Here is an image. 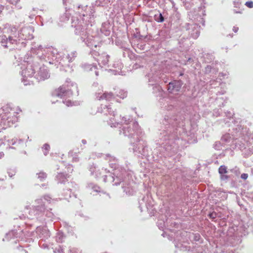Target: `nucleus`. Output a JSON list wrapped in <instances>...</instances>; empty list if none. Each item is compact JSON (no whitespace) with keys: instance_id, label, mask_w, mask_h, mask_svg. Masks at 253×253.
Instances as JSON below:
<instances>
[{"instance_id":"052dcab7","label":"nucleus","mask_w":253,"mask_h":253,"mask_svg":"<svg viewBox=\"0 0 253 253\" xmlns=\"http://www.w3.org/2000/svg\"><path fill=\"white\" fill-rule=\"evenodd\" d=\"M57 25H59V26H62L63 25V24L62 23H58L57 24Z\"/></svg>"},{"instance_id":"de8ad7c7","label":"nucleus","mask_w":253,"mask_h":253,"mask_svg":"<svg viewBox=\"0 0 253 253\" xmlns=\"http://www.w3.org/2000/svg\"><path fill=\"white\" fill-rule=\"evenodd\" d=\"M220 178L222 180H225L228 178V176L226 175L222 174H220Z\"/></svg>"},{"instance_id":"69168bd1","label":"nucleus","mask_w":253,"mask_h":253,"mask_svg":"<svg viewBox=\"0 0 253 253\" xmlns=\"http://www.w3.org/2000/svg\"><path fill=\"white\" fill-rule=\"evenodd\" d=\"M159 16H162V14L160 13V15Z\"/></svg>"},{"instance_id":"774afa93","label":"nucleus","mask_w":253,"mask_h":253,"mask_svg":"<svg viewBox=\"0 0 253 253\" xmlns=\"http://www.w3.org/2000/svg\"><path fill=\"white\" fill-rule=\"evenodd\" d=\"M193 18H194V19H195V17L193 16Z\"/></svg>"},{"instance_id":"6e6552de","label":"nucleus","mask_w":253,"mask_h":253,"mask_svg":"<svg viewBox=\"0 0 253 253\" xmlns=\"http://www.w3.org/2000/svg\"><path fill=\"white\" fill-rule=\"evenodd\" d=\"M130 143L133 146L132 149L135 155L140 156V155L145 156L146 154L145 144L140 137H138V139L131 140Z\"/></svg>"},{"instance_id":"f03ea898","label":"nucleus","mask_w":253,"mask_h":253,"mask_svg":"<svg viewBox=\"0 0 253 253\" xmlns=\"http://www.w3.org/2000/svg\"><path fill=\"white\" fill-rule=\"evenodd\" d=\"M98 111L104 115H109V120L107 121L108 124L111 127H117L121 123L122 127H120V133L123 134L125 136L127 137L131 140L138 139V137L141 135L142 132L139 128L137 122L130 121L129 119L123 117L122 121L117 122L114 119L115 117V111L112 108L110 105H103L98 109Z\"/></svg>"},{"instance_id":"4be33fe9","label":"nucleus","mask_w":253,"mask_h":253,"mask_svg":"<svg viewBox=\"0 0 253 253\" xmlns=\"http://www.w3.org/2000/svg\"><path fill=\"white\" fill-rule=\"evenodd\" d=\"M82 67L85 71H93L96 76L98 75V71L97 70V69L96 66L92 64H84L82 65Z\"/></svg>"},{"instance_id":"58836bf2","label":"nucleus","mask_w":253,"mask_h":253,"mask_svg":"<svg viewBox=\"0 0 253 253\" xmlns=\"http://www.w3.org/2000/svg\"><path fill=\"white\" fill-rule=\"evenodd\" d=\"M245 5L248 7L252 8H253V1H248L245 3Z\"/></svg>"},{"instance_id":"7c9ffc66","label":"nucleus","mask_w":253,"mask_h":253,"mask_svg":"<svg viewBox=\"0 0 253 253\" xmlns=\"http://www.w3.org/2000/svg\"><path fill=\"white\" fill-rule=\"evenodd\" d=\"M116 95L118 97L123 99L127 96V92L124 90L120 89Z\"/></svg>"},{"instance_id":"412c9836","label":"nucleus","mask_w":253,"mask_h":253,"mask_svg":"<svg viewBox=\"0 0 253 253\" xmlns=\"http://www.w3.org/2000/svg\"><path fill=\"white\" fill-rule=\"evenodd\" d=\"M111 25L109 22L102 23L100 29V32L105 36H108L111 33Z\"/></svg>"},{"instance_id":"f8f14e48","label":"nucleus","mask_w":253,"mask_h":253,"mask_svg":"<svg viewBox=\"0 0 253 253\" xmlns=\"http://www.w3.org/2000/svg\"><path fill=\"white\" fill-rule=\"evenodd\" d=\"M197 18L199 19V20L197 19L199 23H195L194 24H188V25L191 26V27L189 28V30L191 29V31L190 32L191 36L195 39H197L200 35V23L204 26L205 22V20L202 17H197Z\"/></svg>"},{"instance_id":"864d4df0","label":"nucleus","mask_w":253,"mask_h":253,"mask_svg":"<svg viewBox=\"0 0 253 253\" xmlns=\"http://www.w3.org/2000/svg\"><path fill=\"white\" fill-rule=\"evenodd\" d=\"M18 0H9V2L12 4H16Z\"/></svg>"},{"instance_id":"a19ab883","label":"nucleus","mask_w":253,"mask_h":253,"mask_svg":"<svg viewBox=\"0 0 253 253\" xmlns=\"http://www.w3.org/2000/svg\"><path fill=\"white\" fill-rule=\"evenodd\" d=\"M17 139L13 138L11 140H8V144L9 145L11 144L12 145L15 144L16 143Z\"/></svg>"},{"instance_id":"393cba45","label":"nucleus","mask_w":253,"mask_h":253,"mask_svg":"<svg viewBox=\"0 0 253 253\" xmlns=\"http://www.w3.org/2000/svg\"><path fill=\"white\" fill-rule=\"evenodd\" d=\"M149 198L148 196L147 197H144L139 202V208L140 209V210L141 211H142V208L144 206L147 208V209H149L150 208V205L148 203H146V201L148 200V199Z\"/></svg>"},{"instance_id":"39448f33","label":"nucleus","mask_w":253,"mask_h":253,"mask_svg":"<svg viewBox=\"0 0 253 253\" xmlns=\"http://www.w3.org/2000/svg\"><path fill=\"white\" fill-rule=\"evenodd\" d=\"M31 52L35 54L37 56L33 57V58L36 59V61L39 59L41 61H43L46 58L47 54H50L52 55L53 58L56 54L58 53L57 49L52 47H43L42 45H36L34 43L32 45V47L31 49Z\"/></svg>"},{"instance_id":"7ed1b4c3","label":"nucleus","mask_w":253,"mask_h":253,"mask_svg":"<svg viewBox=\"0 0 253 253\" xmlns=\"http://www.w3.org/2000/svg\"><path fill=\"white\" fill-rule=\"evenodd\" d=\"M105 159L109 160L110 166L114 169L113 175L111 174L103 175V181L104 182H114V185H119L123 182L122 188L124 189V192L128 195L133 194V191L129 186H126L128 185L126 180V176H128L127 172L126 170L122 168H117L118 160L114 157L111 156L109 154L105 155Z\"/></svg>"},{"instance_id":"f257e3e1","label":"nucleus","mask_w":253,"mask_h":253,"mask_svg":"<svg viewBox=\"0 0 253 253\" xmlns=\"http://www.w3.org/2000/svg\"><path fill=\"white\" fill-rule=\"evenodd\" d=\"M72 17V26L75 28V34L80 36L81 40L92 49L91 55L98 62L100 67L106 65L109 56L105 52L100 53L93 49L100 46L101 40L96 26L91 23V17H85V19L84 17Z\"/></svg>"},{"instance_id":"5701e85b","label":"nucleus","mask_w":253,"mask_h":253,"mask_svg":"<svg viewBox=\"0 0 253 253\" xmlns=\"http://www.w3.org/2000/svg\"><path fill=\"white\" fill-rule=\"evenodd\" d=\"M54 57L52 58V55L50 54H47L46 58L43 61L48 63L50 64H55V66L57 65L56 64V59H57V56L59 55V53L58 52L57 54L54 55Z\"/></svg>"},{"instance_id":"49530a36","label":"nucleus","mask_w":253,"mask_h":253,"mask_svg":"<svg viewBox=\"0 0 253 253\" xmlns=\"http://www.w3.org/2000/svg\"><path fill=\"white\" fill-rule=\"evenodd\" d=\"M67 169L68 172L71 173L73 170V167L70 165H68Z\"/></svg>"},{"instance_id":"13d9d810","label":"nucleus","mask_w":253,"mask_h":253,"mask_svg":"<svg viewBox=\"0 0 253 253\" xmlns=\"http://www.w3.org/2000/svg\"><path fill=\"white\" fill-rule=\"evenodd\" d=\"M21 142H23V140H22V139H19V140H18V143H21Z\"/></svg>"},{"instance_id":"bf43d9fd","label":"nucleus","mask_w":253,"mask_h":253,"mask_svg":"<svg viewBox=\"0 0 253 253\" xmlns=\"http://www.w3.org/2000/svg\"><path fill=\"white\" fill-rule=\"evenodd\" d=\"M71 83V81H70L69 79V80H67L66 81V83L69 84V83Z\"/></svg>"},{"instance_id":"4d7b16f0","label":"nucleus","mask_w":253,"mask_h":253,"mask_svg":"<svg viewBox=\"0 0 253 253\" xmlns=\"http://www.w3.org/2000/svg\"><path fill=\"white\" fill-rule=\"evenodd\" d=\"M82 143L84 144H86V141L84 139L82 140Z\"/></svg>"},{"instance_id":"6e6d98bb","label":"nucleus","mask_w":253,"mask_h":253,"mask_svg":"<svg viewBox=\"0 0 253 253\" xmlns=\"http://www.w3.org/2000/svg\"><path fill=\"white\" fill-rule=\"evenodd\" d=\"M102 171H104L105 172V173H109V171H107L106 169H102Z\"/></svg>"},{"instance_id":"aec40b11","label":"nucleus","mask_w":253,"mask_h":253,"mask_svg":"<svg viewBox=\"0 0 253 253\" xmlns=\"http://www.w3.org/2000/svg\"><path fill=\"white\" fill-rule=\"evenodd\" d=\"M76 186L77 185L73 182L67 183V189H66V191H65V190H64V193L63 194L65 199H67L68 197H71L72 190L76 189Z\"/></svg>"},{"instance_id":"79ce46f5","label":"nucleus","mask_w":253,"mask_h":253,"mask_svg":"<svg viewBox=\"0 0 253 253\" xmlns=\"http://www.w3.org/2000/svg\"><path fill=\"white\" fill-rule=\"evenodd\" d=\"M155 20L158 22H162L164 21V17H154Z\"/></svg>"},{"instance_id":"473e14b6","label":"nucleus","mask_w":253,"mask_h":253,"mask_svg":"<svg viewBox=\"0 0 253 253\" xmlns=\"http://www.w3.org/2000/svg\"><path fill=\"white\" fill-rule=\"evenodd\" d=\"M218 172L220 174L227 173L226 167L224 165L221 166L218 169Z\"/></svg>"},{"instance_id":"b1692460","label":"nucleus","mask_w":253,"mask_h":253,"mask_svg":"<svg viewBox=\"0 0 253 253\" xmlns=\"http://www.w3.org/2000/svg\"><path fill=\"white\" fill-rule=\"evenodd\" d=\"M68 174H65L63 173H58L56 175V180L58 183H65L66 181L67 177H68Z\"/></svg>"},{"instance_id":"a18cd8bd","label":"nucleus","mask_w":253,"mask_h":253,"mask_svg":"<svg viewBox=\"0 0 253 253\" xmlns=\"http://www.w3.org/2000/svg\"><path fill=\"white\" fill-rule=\"evenodd\" d=\"M248 177V174L247 173H243L241 175V178L244 180H246Z\"/></svg>"},{"instance_id":"c756f323","label":"nucleus","mask_w":253,"mask_h":253,"mask_svg":"<svg viewBox=\"0 0 253 253\" xmlns=\"http://www.w3.org/2000/svg\"><path fill=\"white\" fill-rule=\"evenodd\" d=\"M175 246L176 248H179L180 250L183 251L190 250V247H188L186 245H183L182 244L179 245V244H177L175 245Z\"/></svg>"},{"instance_id":"e433bc0d","label":"nucleus","mask_w":253,"mask_h":253,"mask_svg":"<svg viewBox=\"0 0 253 253\" xmlns=\"http://www.w3.org/2000/svg\"><path fill=\"white\" fill-rule=\"evenodd\" d=\"M48 18L49 20H51V21H50L51 23H52L53 22V20L52 19L51 17H42V20H41V22H42V25H43L44 24L46 23V18Z\"/></svg>"},{"instance_id":"1a4fd4ad","label":"nucleus","mask_w":253,"mask_h":253,"mask_svg":"<svg viewBox=\"0 0 253 253\" xmlns=\"http://www.w3.org/2000/svg\"><path fill=\"white\" fill-rule=\"evenodd\" d=\"M45 210L44 203L42 199H38L35 200L33 208L29 211L30 216L29 218H33V216L37 217L38 214L42 213Z\"/></svg>"},{"instance_id":"bb28decb","label":"nucleus","mask_w":253,"mask_h":253,"mask_svg":"<svg viewBox=\"0 0 253 253\" xmlns=\"http://www.w3.org/2000/svg\"><path fill=\"white\" fill-rule=\"evenodd\" d=\"M87 188L96 192H100V188L93 183H89L87 184Z\"/></svg>"},{"instance_id":"6ab92c4d","label":"nucleus","mask_w":253,"mask_h":253,"mask_svg":"<svg viewBox=\"0 0 253 253\" xmlns=\"http://www.w3.org/2000/svg\"><path fill=\"white\" fill-rule=\"evenodd\" d=\"M36 233L39 238L45 240L50 237V233L45 227H38L36 229Z\"/></svg>"},{"instance_id":"338daca9","label":"nucleus","mask_w":253,"mask_h":253,"mask_svg":"<svg viewBox=\"0 0 253 253\" xmlns=\"http://www.w3.org/2000/svg\"><path fill=\"white\" fill-rule=\"evenodd\" d=\"M193 18H194V19H195V17L193 16Z\"/></svg>"},{"instance_id":"37998d69","label":"nucleus","mask_w":253,"mask_h":253,"mask_svg":"<svg viewBox=\"0 0 253 253\" xmlns=\"http://www.w3.org/2000/svg\"><path fill=\"white\" fill-rule=\"evenodd\" d=\"M211 67L210 65H207V67L205 68V73H209L211 72Z\"/></svg>"},{"instance_id":"5fc2aeb1","label":"nucleus","mask_w":253,"mask_h":253,"mask_svg":"<svg viewBox=\"0 0 253 253\" xmlns=\"http://www.w3.org/2000/svg\"><path fill=\"white\" fill-rule=\"evenodd\" d=\"M238 30V27H234L233 28V31L236 33Z\"/></svg>"},{"instance_id":"e2e57ef3","label":"nucleus","mask_w":253,"mask_h":253,"mask_svg":"<svg viewBox=\"0 0 253 253\" xmlns=\"http://www.w3.org/2000/svg\"><path fill=\"white\" fill-rule=\"evenodd\" d=\"M51 102H52V103H55V101L54 100H51Z\"/></svg>"},{"instance_id":"f704fd0d","label":"nucleus","mask_w":253,"mask_h":253,"mask_svg":"<svg viewBox=\"0 0 253 253\" xmlns=\"http://www.w3.org/2000/svg\"><path fill=\"white\" fill-rule=\"evenodd\" d=\"M191 238L195 241H200L201 236L199 233L193 234Z\"/></svg>"},{"instance_id":"c85d7f7f","label":"nucleus","mask_w":253,"mask_h":253,"mask_svg":"<svg viewBox=\"0 0 253 253\" xmlns=\"http://www.w3.org/2000/svg\"><path fill=\"white\" fill-rule=\"evenodd\" d=\"M168 131H169V130H168L167 131H164L163 132V133H164L163 136L161 138V139L165 141V140H167V139L170 140L173 137V136L172 134L169 135L168 136H167V134H168Z\"/></svg>"},{"instance_id":"2f4dec72","label":"nucleus","mask_w":253,"mask_h":253,"mask_svg":"<svg viewBox=\"0 0 253 253\" xmlns=\"http://www.w3.org/2000/svg\"><path fill=\"white\" fill-rule=\"evenodd\" d=\"M38 175V178L41 181H42L45 179L46 177V174L45 173L43 172H40L39 173L37 174Z\"/></svg>"},{"instance_id":"f3484780","label":"nucleus","mask_w":253,"mask_h":253,"mask_svg":"<svg viewBox=\"0 0 253 253\" xmlns=\"http://www.w3.org/2000/svg\"><path fill=\"white\" fill-rule=\"evenodd\" d=\"M0 42L5 47L8 46V44H13L17 43V39L12 36H9L8 38L5 35L1 36H0Z\"/></svg>"},{"instance_id":"4c0bfd02","label":"nucleus","mask_w":253,"mask_h":253,"mask_svg":"<svg viewBox=\"0 0 253 253\" xmlns=\"http://www.w3.org/2000/svg\"><path fill=\"white\" fill-rule=\"evenodd\" d=\"M43 148L44 149L45 151L44 152V155H46L48 153V151L49 150V148H50V146L48 144H45L44 145H43Z\"/></svg>"},{"instance_id":"680f3d73","label":"nucleus","mask_w":253,"mask_h":253,"mask_svg":"<svg viewBox=\"0 0 253 253\" xmlns=\"http://www.w3.org/2000/svg\"><path fill=\"white\" fill-rule=\"evenodd\" d=\"M0 156H2L4 155V154L3 153H0Z\"/></svg>"},{"instance_id":"9b49d317","label":"nucleus","mask_w":253,"mask_h":253,"mask_svg":"<svg viewBox=\"0 0 253 253\" xmlns=\"http://www.w3.org/2000/svg\"><path fill=\"white\" fill-rule=\"evenodd\" d=\"M23 234L22 230L20 229L12 230L5 234L3 241H10L13 239H16L13 242L16 243L17 241H19L18 239H23Z\"/></svg>"},{"instance_id":"2eb2a0df","label":"nucleus","mask_w":253,"mask_h":253,"mask_svg":"<svg viewBox=\"0 0 253 253\" xmlns=\"http://www.w3.org/2000/svg\"><path fill=\"white\" fill-rule=\"evenodd\" d=\"M183 83L180 80H174L169 83L168 86V90L171 93H176L180 91Z\"/></svg>"},{"instance_id":"3c124183","label":"nucleus","mask_w":253,"mask_h":253,"mask_svg":"<svg viewBox=\"0 0 253 253\" xmlns=\"http://www.w3.org/2000/svg\"><path fill=\"white\" fill-rule=\"evenodd\" d=\"M209 216L211 218H214L216 217V213H211L209 214Z\"/></svg>"},{"instance_id":"ea45409f","label":"nucleus","mask_w":253,"mask_h":253,"mask_svg":"<svg viewBox=\"0 0 253 253\" xmlns=\"http://www.w3.org/2000/svg\"><path fill=\"white\" fill-rule=\"evenodd\" d=\"M62 102L64 104H66V106L68 107L73 105V103H72L70 100H68L67 101L63 100Z\"/></svg>"},{"instance_id":"a878e982","label":"nucleus","mask_w":253,"mask_h":253,"mask_svg":"<svg viewBox=\"0 0 253 253\" xmlns=\"http://www.w3.org/2000/svg\"><path fill=\"white\" fill-rule=\"evenodd\" d=\"M89 171L92 175H94L95 178L98 177L100 176V173H99L98 170H96L95 166L93 164L89 167Z\"/></svg>"},{"instance_id":"423d86ee","label":"nucleus","mask_w":253,"mask_h":253,"mask_svg":"<svg viewBox=\"0 0 253 253\" xmlns=\"http://www.w3.org/2000/svg\"><path fill=\"white\" fill-rule=\"evenodd\" d=\"M71 86L75 89H77L76 84L74 83H71L70 85L68 84L67 85L63 84L53 92L52 94V98L55 97L60 98L70 97L73 94V89L70 87Z\"/></svg>"},{"instance_id":"cd10ccee","label":"nucleus","mask_w":253,"mask_h":253,"mask_svg":"<svg viewBox=\"0 0 253 253\" xmlns=\"http://www.w3.org/2000/svg\"><path fill=\"white\" fill-rule=\"evenodd\" d=\"M203 58L204 61L207 63L211 62L214 59L213 56L212 54L209 53L205 54Z\"/></svg>"},{"instance_id":"603ef678","label":"nucleus","mask_w":253,"mask_h":253,"mask_svg":"<svg viewBox=\"0 0 253 253\" xmlns=\"http://www.w3.org/2000/svg\"><path fill=\"white\" fill-rule=\"evenodd\" d=\"M8 174L9 177H12L13 175H15V172L14 171L11 172L10 171L7 172Z\"/></svg>"},{"instance_id":"9d476101","label":"nucleus","mask_w":253,"mask_h":253,"mask_svg":"<svg viewBox=\"0 0 253 253\" xmlns=\"http://www.w3.org/2000/svg\"><path fill=\"white\" fill-rule=\"evenodd\" d=\"M34 29L32 27H25L18 32V37L14 36L15 39H18L19 41L22 40H30L33 38V33Z\"/></svg>"},{"instance_id":"0e129e2a","label":"nucleus","mask_w":253,"mask_h":253,"mask_svg":"<svg viewBox=\"0 0 253 253\" xmlns=\"http://www.w3.org/2000/svg\"><path fill=\"white\" fill-rule=\"evenodd\" d=\"M24 253H28V252H27V251H25V250H24Z\"/></svg>"},{"instance_id":"4468645a","label":"nucleus","mask_w":253,"mask_h":253,"mask_svg":"<svg viewBox=\"0 0 253 253\" xmlns=\"http://www.w3.org/2000/svg\"><path fill=\"white\" fill-rule=\"evenodd\" d=\"M39 70L37 71L35 74L34 78H35L38 82L44 81L48 79L50 75L47 69L44 66L39 67Z\"/></svg>"},{"instance_id":"0eeeda50","label":"nucleus","mask_w":253,"mask_h":253,"mask_svg":"<svg viewBox=\"0 0 253 253\" xmlns=\"http://www.w3.org/2000/svg\"><path fill=\"white\" fill-rule=\"evenodd\" d=\"M77 53L76 51L71 52L70 53L61 54L59 53V55L57 56L56 64L57 63L62 66H69V63L72 62L77 56Z\"/></svg>"},{"instance_id":"dca6fc26","label":"nucleus","mask_w":253,"mask_h":253,"mask_svg":"<svg viewBox=\"0 0 253 253\" xmlns=\"http://www.w3.org/2000/svg\"><path fill=\"white\" fill-rule=\"evenodd\" d=\"M164 125H171L172 126H180L181 122L177 119V117L174 116L169 117L166 116L163 122Z\"/></svg>"},{"instance_id":"09e8293b","label":"nucleus","mask_w":253,"mask_h":253,"mask_svg":"<svg viewBox=\"0 0 253 253\" xmlns=\"http://www.w3.org/2000/svg\"><path fill=\"white\" fill-rule=\"evenodd\" d=\"M134 36L136 38H138L139 39H141V38L142 37V36L140 35V34L139 32H136V34H134Z\"/></svg>"},{"instance_id":"c03bdc74","label":"nucleus","mask_w":253,"mask_h":253,"mask_svg":"<svg viewBox=\"0 0 253 253\" xmlns=\"http://www.w3.org/2000/svg\"><path fill=\"white\" fill-rule=\"evenodd\" d=\"M44 199L45 201H47L49 203H50L51 201H54V199H52L50 197H49V196H45L44 197Z\"/></svg>"},{"instance_id":"c9c22d12","label":"nucleus","mask_w":253,"mask_h":253,"mask_svg":"<svg viewBox=\"0 0 253 253\" xmlns=\"http://www.w3.org/2000/svg\"><path fill=\"white\" fill-rule=\"evenodd\" d=\"M68 253H81V252L79 249L74 248V247H70Z\"/></svg>"},{"instance_id":"ddd939ff","label":"nucleus","mask_w":253,"mask_h":253,"mask_svg":"<svg viewBox=\"0 0 253 253\" xmlns=\"http://www.w3.org/2000/svg\"><path fill=\"white\" fill-rule=\"evenodd\" d=\"M160 75V71H155V72H154L153 70H151L147 75L148 82L149 83V85L152 86L155 85L154 87L156 88L159 90L161 89V87L159 85H157L156 83L160 79L162 78V76Z\"/></svg>"},{"instance_id":"8fccbe9b","label":"nucleus","mask_w":253,"mask_h":253,"mask_svg":"<svg viewBox=\"0 0 253 253\" xmlns=\"http://www.w3.org/2000/svg\"><path fill=\"white\" fill-rule=\"evenodd\" d=\"M3 110L0 108V124L2 123V120L3 119V116L1 117V113L3 112Z\"/></svg>"},{"instance_id":"72a5a7b5","label":"nucleus","mask_w":253,"mask_h":253,"mask_svg":"<svg viewBox=\"0 0 253 253\" xmlns=\"http://www.w3.org/2000/svg\"><path fill=\"white\" fill-rule=\"evenodd\" d=\"M55 19L56 21H59L60 22H66L69 20V17H55Z\"/></svg>"},{"instance_id":"20e7f679","label":"nucleus","mask_w":253,"mask_h":253,"mask_svg":"<svg viewBox=\"0 0 253 253\" xmlns=\"http://www.w3.org/2000/svg\"><path fill=\"white\" fill-rule=\"evenodd\" d=\"M24 62L26 65H23V67H21L22 71L21 75L22 76V82L24 85H27L28 78H32L36 73V70L39 68V64L36 59H33V56H29L28 54L26 55L24 58Z\"/></svg>"},{"instance_id":"a211bd4d","label":"nucleus","mask_w":253,"mask_h":253,"mask_svg":"<svg viewBox=\"0 0 253 253\" xmlns=\"http://www.w3.org/2000/svg\"><path fill=\"white\" fill-rule=\"evenodd\" d=\"M100 91L95 93L96 98L100 100L105 99L107 101H111L114 98V94L111 92H102Z\"/></svg>"}]
</instances>
